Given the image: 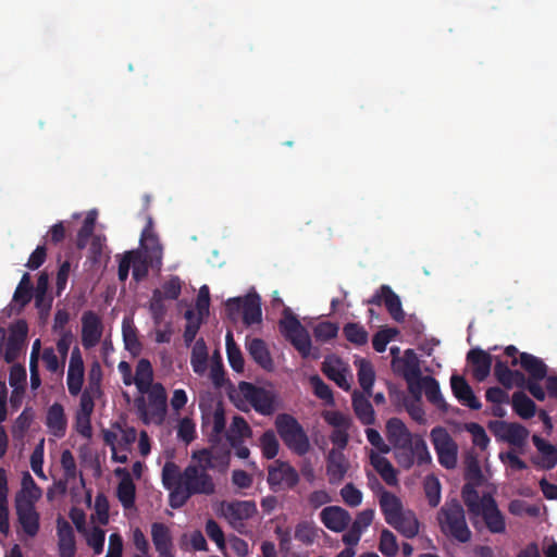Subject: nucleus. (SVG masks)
<instances>
[{
	"label": "nucleus",
	"instance_id": "nucleus-6",
	"mask_svg": "<svg viewBox=\"0 0 557 557\" xmlns=\"http://www.w3.org/2000/svg\"><path fill=\"white\" fill-rule=\"evenodd\" d=\"M431 441L440 465L445 469H454L457 466L458 446L448 431L442 426L434 428Z\"/></svg>",
	"mask_w": 557,
	"mask_h": 557
},
{
	"label": "nucleus",
	"instance_id": "nucleus-23",
	"mask_svg": "<svg viewBox=\"0 0 557 557\" xmlns=\"http://www.w3.org/2000/svg\"><path fill=\"white\" fill-rule=\"evenodd\" d=\"M532 442L540 451V458H533L532 462L544 470H550L557 465V446L552 445L539 435L532 436Z\"/></svg>",
	"mask_w": 557,
	"mask_h": 557
},
{
	"label": "nucleus",
	"instance_id": "nucleus-59",
	"mask_svg": "<svg viewBox=\"0 0 557 557\" xmlns=\"http://www.w3.org/2000/svg\"><path fill=\"white\" fill-rule=\"evenodd\" d=\"M513 370L509 369L507 362L496 359L494 364V375L496 380L505 387L511 388L513 386V382H511Z\"/></svg>",
	"mask_w": 557,
	"mask_h": 557
},
{
	"label": "nucleus",
	"instance_id": "nucleus-49",
	"mask_svg": "<svg viewBox=\"0 0 557 557\" xmlns=\"http://www.w3.org/2000/svg\"><path fill=\"white\" fill-rule=\"evenodd\" d=\"M424 493L431 507L438 506L441 502V482L434 475H428L424 480Z\"/></svg>",
	"mask_w": 557,
	"mask_h": 557
},
{
	"label": "nucleus",
	"instance_id": "nucleus-17",
	"mask_svg": "<svg viewBox=\"0 0 557 557\" xmlns=\"http://www.w3.org/2000/svg\"><path fill=\"white\" fill-rule=\"evenodd\" d=\"M450 386L454 396L461 405L472 410H480L482 408L481 401L476 398L472 387L463 376L453 374L450 377Z\"/></svg>",
	"mask_w": 557,
	"mask_h": 557
},
{
	"label": "nucleus",
	"instance_id": "nucleus-50",
	"mask_svg": "<svg viewBox=\"0 0 557 557\" xmlns=\"http://www.w3.org/2000/svg\"><path fill=\"white\" fill-rule=\"evenodd\" d=\"M294 536L305 545H312L318 536L317 528L312 522L300 521L295 528Z\"/></svg>",
	"mask_w": 557,
	"mask_h": 557
},
{
	"label": "nucleus",
	"instance_id": "nucleus-26",
	"mask_svg": "<svg viewBox=\"0 0 557 557\" xmlns=\"http://www.w3.org/2000/svg\"><path fill=\"white\" fill-rule=\"evenodd\" d=\"M208 424H211V432L209 434L210 441L219 442L226 425L225 411L222 403H218L212 412L202 413V428Z\"/></svg>",
	"mask_w": 557,
	"mask_h": 557
},
{
	"label": "nucleus",
	"instance_id": "nucleus-35",
	"mask_svg": "<svg viewBox=\"0 0 557 557\" xmlns=\"http://www.w3.org/2000/svg\"><path fill=\"white\" fill-rule=\"evenodd\" d=\"M243 322L250 326L260 323L262 320V310L260 297L258 295H247L244 297Z\"/></svg>",
	"mask_w": 557,
	"mask_h": 557
},
{
	"label": "nucleus",
	"instance_id": "nucleus-31",
	"mask_svg": "<svg viewBox=\"0 0 557 557\" xmlns=\"http://www.w3.org/2000/svg\"><path fill=\"white\" fill-rule=\"evenodd\" d=\"M379 503L386 523L396 522L395 519L404 512L400 499L388 491L382 490Z\"/></svg>",
	"mask_w": 557,
	"mask_h": 557
},
{
	"label": "nucleus",
	"instance_id": "nucleus-57",
	"mask_svg": "<svg viewBox=\"0 0 557 557\" xmlns=\"http://www.w3.org/2000/svg\"><path fill=\"white\" fill-rule=\"evenodd\" d=\"M465 479L467 481L466 483L480 485L483 483L481 466L475 457H470L467 459L465 467Z\"/></svg>",
	"mask_w": 557,
	"mask_h": 557
},
{
	"label": "nucleus",
	"instance_id": "nucleus-24",
	"mask_svg": "<svg viewBox=\"0 0 557 557\" xmlns=\"http://www.w3.org/2000/svg\"><path fill=\"white\" fill-rule=\"evenodd\" d=\"M246 348L253 361L263 370L271 372L274 370V362L265 342L261 338L247 341Z\"/></svg>",
	"mask_w": 557,
	"mask_h": 557
},
{
	"label": "nucleus",
	"instance_id": "nucleus-3",
	"mask_svg": "<svg viewBox=\"0 0 557 557\" xmlns=\"http://www.w3.org/2000/svg\"><path fill=\"white\" fill-rule=\"evenodd\" d=\"M274 424L283 443L293 453L304 456L310 450V441L306 431L292 414H277Z\"/></svg>",
	"mask_w": 557,
	"mask_h": 557
},
{
	"label": "nucleus",
	"instance_id": "nucleus-11",
	"mask_svg": "<svg viewBox=\"0 0 557 557\" xmlns=\"http://www.w3.org/2000/svg\"><path fill=\"white\" fill-rule=\"evenodd\" d=\"M366 304L375 306L384 304L393 320L396 322H403L405 320L400 298L388 285H381Z\"/></svg>",
	"mask_w": 557,
	"mask_h": 557
},
{
	"label": "nucleus",
	"instance_id": "nucleus-44",
	"mask_svg": "<svg viewBox=\"0 0 557 557\" xmlns=\"http://www.w3.org/2000/svg\"><path fill=\"white\" fill-rule=\"evenodd\" d=\"M184 318L186 319L187 323L185 325L183 338L185 345L189 347L191 343L195 341L199 332V329L207 317H200L198 313L196 317L195 311L193 309H187L184 313Z\"/></svg>",
	"mask_w": 557,
	"mask_h": 557
},
{
	"label": "nucleus",
	"instance_id": "nucleus-1",
	"mask_svg": "<svg viewBox=\"0 0 557 557\" xmlns=\"http://www.w3.org/2000/svg\"><path fill=\"white\" fill-rule=\"evenodd\" d=\"M162 484L169 491V505L178 509L194 495H212L215 484L203 469L188 465L183 471L174 461H166L162 468Z\"/></svg>",
	"mask_w": 557,
	"mask_h": 557
},
{
	"label": "nucleus",
	"instance_id": "nucleus-52",
	"mask_svg": "<svg viewBox=\"0 0 557 557\" xmlns=\"http://www.w3.org/2000/svg\"><path fill=\"white\" fill-rule=\"evenodd\" d=\"M260 446L264 458L273 459L277 455L280 444L273 431H265L261 435Z\"/></svg>",
	"mask_w": 557,
	"mask_h": 557
},
{
	"label": "nucleus",
	"instance_id": "nucleus-53",
	"mask_svg": "<svg viewBox=\"0 0 557 557\" xmlns=\"http://www.w3.org/2000/svg\"><path fill=\"white\" fill-rule=\"evenodd\" d=\"M411 449L413 453L414 462H417L418 466L431 463L432 457L428 449V445L420 435H414V441L412 442Z\"/></svg>",
	"mask_w": 557,
	"mask_h": 557
},
{
	"label": "nucleus",
	"instance_id": "nucleus-9",
	"mask_svg": "<svg viewBox=\"0 0 557 557\" xmlns=\"http://www.w3.org/2000/svg\"><path fill=\"white\" fill-rule=\"evenodd\" d=\"M15 511L22 531L28 537H35L40 529V516L36 510L35 503L26 500L23 495H16Z\"/></svg>",
	"mask_w": 557,
	"mask_h": 557
},
{
	"label": "nucleus",
	"instance_id": "nucleus-19",
	"mask_svg": "<svg viewBox=\"0 0 557 557\" xmlns=\"http://www.w3.org/2000/svg\"><path fill=\"white\" fill-rule=\"evenodd\" d=\"M57 535L60 557H74L76 553L75 534L70 522L61 516L57 519Z\"/></svg>",
	"mask_w": 557,
	"mask_h": 557
},
{
	"label": "nucleus",
	"instance_id": "nucleus-43",
	"mask_svg": "<svg viewBox=\"0 0 557 557\" xmlns=\"http://www.w3.org/2000/svg\"><path fill=\"white\" fill-rule=\"evenodd\" d=\"M225 342H226L227 360H228L231 368L235 372H238V373L243 372L244 366H245L244 357H243L240 348L235 343L233 333L231 331H228L226 333Z\"/></svg>",
	"mask_w": 557,
	"mask_h": 557
},
{
	"label": "nucleus",
	"instance_id": "nucleus-14",
	"mask_svg": "<svg viewBox=\"0 0 557 557\" xmlns=\"http://www.w3.org/2000/svg\"><path fill=\"white\" fill-rule=\"evenodd\" d=\"M84 374V360L79 348L75 346L71 354L66 376L67 389L71 396H77L82 392Z\"/></svg>",
	"mask_w": 557,
	"mask_h": 557
},
{
	"label": "nucleus",
	"instance_id": "nucleus-60",
	"mask_svg": "<svg viewBox=\"0 0 557 557\" xmlns=\"http://www.w3.org/2000/svg\"><path fill=\"white\" fill-rule=\"evenodd\" d=\"M164 296L159 288L152 292V296L149 302V310L156 321L163 319L166 308L164 305Z\"/></svg>",
	"mask_w": 557,
	"mask_h": 557
},
{
	"label": "nucleus",
	"instance_id": "nucleus-20",
	"mask_svg": "<svg viewBox=\"0 0 557 557\" xmlns=\"http://www.w3.org/2000/svg\"><path fill=\"white\" fill-rule=\"evenodd\" d=\"M421 388L424 389L426 399L436 406L438 409L446 411L447 404L441 393L440 384L433 376H422L417 385H414V393H412L417 399L421 397Z\"/></svg>",
	"mask_w": 557,
	"mask_h": 557
},
{
	"label": "nucleus",
	"instance_id": "nucleus-8",
	"mask_svg": "<svg viewBox=\"0 0 557 557\" xmlns=\"http://www.w3.org/2000/svg\"><path fill=\"white\" fill-rule=\"evenodd\" d=\"M267 482L273 492L284 488L292 490L298 484L299 475L288 462L277 459L268 467Z\"/></svg>",
	"mask_w": 557,
	"mask_h": 557
},
{
	"label": "nucleus",
	"instance_id": "nucleus-4",
	"mask_svg": "<svg viewBox=\"0 0 557 557\" xmlns=\"http://www.w3.org/2000/svg\"><path fill=\"white\" fill-rule=\"evenodd\" d=\"M278 327L285 339L295 347L302 358L310 355L311 339L309 333L289 308L284 309Z\"/></svg>",
	"mask_w": 557,
	"mask_h": 557
},
{
	"label": "nucleus",
	"instance_id": "nucleus-46",
	"mask_svg": "<svg viewBox=\"0 0 557 557\" xmlns=\"http://www.w3.org/2000/svg\"><path fill=\"white\" fill-rule=\"evenodd\" d=\"M358 382L368 396H372V386L375 381V373L372 364L362 359L358 366Z\"/></svg>",
	"mask_w": 557,
	"mask_h": 557
},
{
	"label": "nucleus",
	"instance_id": "nucleus-58",
	"mask_svg": "<svg viewBox=\"0 0 557 557\" xmlns=\"http://www.w3.org/2000/svg\"><path fill=\"white\" fill-rule=\"evenodd\" d=\"M310 384L318 398L324 400L327 405L334 403L332 389L319 375L311 376Z\"/></svg>",
	"mask_w": 557,
	"mask_h": 557
},
{
	"label": "nucleus",
	"instance_id": "nucleus-47",
	"mask_svg": "<svg viewBox=\"0 0 557 557\" xmlns=\"http://www.w3.org/2000/svg\"><path fill=\"white\" fill-rule=\"evenodd\" d=\"M323 373L327 376V379L335 382V384L343 388L344 391H348L350 388V384L346 377L345 370L342 369L338 364H333L330 360H325L322 367Z\"/></svg>",
	"mask_w": 557,
	"mask_h": 557
},
{
	"label": "nucleus",
	"instance_id": "nucleus-55",
	"mask_svg": "<svg viewBox=\"0 0 557 557\" xmlns=\"http://www.w3.org/2000/svg\"><path fill=\"white\" fill-rule=\"evenodd\" d=\"M379 549L386 557H394L398 552L396 536L387 529L381 532Z\"/></svg>",
	"mask_w": 557,
	"mask_h": 557
},
{
	"label": "nucleus",
	"instance_id": "nucleus-61",
	"mask_svg": "<svg viewBox=\"0 0 557 557\" xmlns=\"http://www.w3.org/2000/svg\"><path fill=\"white\" fill-rule=\"evenodd\" d=\"M182 281L178 276L173 275L162 284L161 293L165 299L176 300L182 293Z\"/></svg>",
	"mask_w": 557,
	"mask_h": 557
},
{
	"label": "nucleus",
	"instance_id": "nucleus-25",
	"mask_svg": "<svg viewBox=\"0 0 557 557\" xmlns=\"http://www.w3.org/2000/svg\"><path fill=\"white\" fill-rule=\"evenodd\" d=\"M257 512L252 500H234L225 504L224 516L232 524L251 518Z\"/></svg>",
	"mask_w": 557,
	"mask_h": 557
},
{
	"label": "nucleus",
	"instance_id": "nucleus-45",
	"mask_svg": "<svg viewBox=\"0 0 557 557\" xmlns=\"http://www.w3.org/2000/svg\"><path fill=\"white\" fill-rule=\"evenodd\" d=\"M343 333L345 338L356 346H363L369 339L367 330L359 323H346L343 327Z\"/></svg>",
	"mask_w": 557,
	"mask_h": 557
},
{
	"label": "nucleus",
	"instance_id": "nucleus-16",
	"mask_svg": "<svg viewBox=\"0 0 557 557\" xmlns=\"http://www.w3.org/2000/svg\"><path fill=\"white\" fill-rule=\"evenodd\" d=\"M467 362L471 366L472 376L483 382L491 373L493 357L481 348H472L467 354Z\"/></svg>",
	"mask_w": 557,
	"mask_h": 557
},
{
	"label": "nucleus",
	"instance_id": "nucleus-22",
	"mask_svg": "<svg viewBox=\"0 0 557 557\" xmlns=\"http://www.w3.org/2000/svg\"><path fill=\"white\" fill-rule=\"evenodd\" d=\"M386 437L394 448L405 447L414 441V435L410 433L406 424L398 418L387 420Z\"/></svg>",
	"mask_w": 557,
	"mask_h": 557
},
{
	"label": "nucleus",
	"instance_id": "nucleus-42",
	"mask_svg": "<svg viewBox=\"0 0 557 557\" xmlns=\"http://www.w3.org/2000/svg\"><path fill=\"white\" fill-rule=\"evenodd\" d=\"M116 496L125 509H129L135 505L136 486L133 480L126 474L119 483Z\"/></svg>",
	"mask_w": 557,
	"mask_h": 557
},
{
	"label": "nucleus",
	"instance_id": "nucleus-54",
	"mask_svg": "<svg viewBox=\"0 0 557 557\" xmlns=\"http://www.w3.org/2000/svg\"><path fill=\"white\" fill-rule=\"evenodd\" d=\"M337 333L338 325L330 321L320 322L313 329V335L315 339L322 343L335 338Z\"/></svg>",
	"mask_w": 557,
	"mask_h": 557
},
{
	"label": "nucleus",
	"instance_id": "nucleus-30",
	"mask_svg": "<svg viewBox=\"0 0 557 557\" xmlns=\"http://www.w3.org/2000/svg\"><path fill=\"white\" fill-rule=\"evenodd\" d=\"M370 462L387 485H397V471L386 457L381 456L379 453L372 451L370 454Z\"/></svg>",
	"mask_w": 557,
	"mask_h": 557
},
{
	"label": "nucleus",
	"instance_id": "nucleus-41",
	"mask_svg": "<svg viewBox=\"0 0 557 557\" xmlns=\"http://www.w3.org/2000/svg\"><path fill=\"white\" fill-rule=\"evenodd\" d=\"M480 484L466 483L461 490V497L470 515L479 517V511L483 507V496L480 497L475 490Z\"/></svg>",
	"mask_w": 557,
	"mask_h": 557
},
{
	"label": "nucleus",
	"instance_id": "nucleus-48",
	"mask_svg": "<svg viewBox=\"0 0 557 557\" xmlns=\"http://www.w3.org/2000/svg\"><path fill=\"white\" fill-rule=\"evenodd\" d=\"M17 495H23L26 500L36 503L41 497V490L34 481L28 471H25L22 476V490Z\"/></svg>",
	"mask_w": 557,
	"mask_h": 557
},
{
	"label": "nucleus",
	"instance_id": "nucleus-5",
	"mask_svg": "<svg viewBox=\"0 0 557 557\" xmlns=\"http://www.w3.org/2000/svg\"><path fill=\"white\" fill-rule=\"evenodd\" d=\"M148 394V406L144 397H138L135 401L137 411L144 423L150 421L162 423L166 413V392L161 383H154L146 393Z\"/></svg>",
	"mask_w": 557,
	"mask_h": 557
},
{
	"label": "nucleus",
	"instance_id": "nucleus-33",
	"mask_svg": "<svg viewBox=\"0 0 557 557\" xmlns=\"http://www.w3.org/2000/svg\"><path fill=\"white\" fill-rule=\"evenodd\" d=\"M134 384L141 394H146L153 383V370L151 362L141 358L136 366Z\"/></svg>",
	"mask_w": 557,
	"mask_h": 557
},
{
	"label": "nucleus",
	"instance_id": "nucleus-32",
	"mask_svg": "<svg viewBox=\"0 0 557 557\" xmlns=\"http://www.w3.org/2000/svg\"><path fill=\"white\" fill-rule=\"evenodd\" d=\"M151 540L157 553L174 550V543L170 528L162 522L151 524Z\"/></svg>",
	"mask_w": 557,
	"mask_h": 557
},
{
	"label": "nucleus",
	"instance_id": "nucleus-7",
	"mask_svg": "<svg viewBox=\"0 0 557 557\" xmlns=\"http://www.w3.org/2000/svg\"><path fill=\"white\" fill-rule=\"evenodd\" d=\"M238 391L257 412L263 416L274 412L275 397L272 392L245 381L238 384Z\"/></svg>",
	"mask_w": 557,
	"mask_h": 557
},
{
	"label": "nucleus",
	"instance_id": "nucleus-38",
	"mask_svg": "<svg viewBox=\"0 0 557 557\" xmlns=\"http://www.w3.org/2000/svg\"><path fill=\"white\" fill-rule=\"evenodd\" d=\"M497 425L506 429L505 442L516 447L524 446L529 436V431L525 426L517 422L497 423Z\"/></svg>",
	"mask_w": 557,
	"mask_h": 557
},
{
	"label": "nucleus",
	"instance_id": "nucleus-13",
	"mask_svg": "<svg viewBox=\"0 0 557 557\" xmlns=\"http://www.w3.org/2000/svg\"><path fill=\"white\" fill-rule=\"evenodd\" d=\"M103 332L102 322L97 313L91 310L82 315V345L86 348L95 347L101 339Z\"/></svg>",
	"mask_w": 557,
	"mask_h": 557
},
{
	"label": "nucleus",
	"instance_id": "nucleus-15",
	"mask_svg": "<svg viewBox=\"0 0 557 557\" xmlns=\"http://www.w3.org/2000/svg\"><path fill=\"white\" fill-rule=\"evenodd\" d=\"M350 465L343 451L332 448L326 457V475L331 485L343 482Z\"/></svg>",
	"mask_w": 557,
	"mask_h": 557
},
{
	"label": "nucleus",
	"instance_id": "nucleus-63",
	"mask_svg": "<svg viewBox=\"0 0 557 557\" xmlns=\"http://www.w3.org/2000/svg\"><path fill=\"white\" fill-rule=\"evenodd\" d=\"M412 444L406 445L405 447H397L395 449V459L397 463L408 470L414 465L413 453L411 449Z\"/></svg>",
	"mask_w": 557,
	"mask_h": 557
},
{
	"label": "nucleus",
	"instance_id": "nucleus-29",
	"mask_svg": "<svg viewBox=\"0 0 557 557\" xmlns=\"http://www.w3.org/2000/svg\"><path fill=\"white\" fill-rule=\"evenodd\" d=\"M368 394H361L359 392H355L352 394V408L354 411L359 419V421L363 425H371L375 422V413L374 409L369 400Z\"/></svg>",
	"mask_w": 557,
	"mask_h": 557
},
{
	"label": "nucleus",
	"instance_id": "nucleus-51",
	"mask_svg": "<svg viewBox=\"0 0 557 557\" xmlns=\"http://www.w3.org/2000/svg\"><path fill=\"white\" fill-rule=\"evenodd\" d=\"M96 223V212L91 211L84 220L82 227L77 233L76 246L78 249H84L87 246L88 239L94 233Z\"/></svg>",
	"mask_w": 557,
	"mask_h": 557
},
{
	"label": "nucleus",
	"instance_id": "nucleus-2",
	"mask_svg": "<svg viewBox=\"0 0 557 557\" xmlns=\"http://www.w3.org/2000/svg\"><path fill=\"white\" fill-rule=\"evenodd\" d=\"M437 521L445 535L459 543L471 540L472 533L467 524L465 510L458 500L446 502L437 512Z\"/></svg>",
	"mask_w": 557,
	"mask_h": 557
},
{
	"label": "nucleus",
	"instance_id": "nucleus-64",
	"mask_svg": "<svg viewBox=\"0 0 557 557\" xmlns=\"http://www.w3.org/2000/svg\"><path fill=\"white\" fill-rule=\"evenodd\" d=\"M195 423L189 418H183L177 428V436L186 444L191 443L195 440Z\"/></svg>",
	"mask_w": 557,
	"mask_h": 557
},
{
	"label": "nucleus",
	"instance_id": "nucleus-10",
	"mask_svg": "<svg viewBox=\"0 0 557 557\" xmlns=\"http://www.w3.org/2000/svg\"><path fill=\"white\" fill-rule=\"evenodd\" d=\"M392 368L395 373L400 374L409 384L410 393H414L413 382L421 376L420 360L413 349H406L403 357L392 359Z\"/></svg>",
	"mask_w": 557,
	"mask_h": 557
},
{
	"label": "nucleus",
	"instance_id": "nucleus-56",
	"mask_svg": "<svg viewBox=\"0 0 557 557\" xmlns=\"http://www.w3.org/2000/svg\"><path fill=\"white\" fill-rule=\"evenodd\" d=\"M398 334L397 329L385 327L377 331L372 337L373 349L377 352H384L387 344Z\"/></svg>",
	"mask_w": 557,
	"mask_h": 557
},
{
	"label": "nucleus",
	"instance_id": "nucleus-39",
	"mask_svg": "<svg viewBox=\"0 0 557 557\" xmlns=\"http://www.w3.org/2000/svg\"><path fill=\"white\" fill-rule=\"evenodd\" d=\"M513 411L522 419H531L536 411L535 403L523 392H515L511 397Z\"/></svg>",
	"mask_w": 557,
	"mask_h": 557
},
{
	"label": "nucleus",
	"instance_id": "nucleus-62",
	"mask_svg": "<svg viewBox=\"0 0 557 557\" xmlns=\"http://www.w3.org/2000/svg\"><path fill=\"white\" fill-rule=\"evenodd\" d=\"M341 496L349 507H357L362 503V493L352 483H347L341 490Z\"/></svg>",
	"mask_w": 557,
	"mask_h": 557
},
{
	"label": "nucleus",
	"instance_id": "nucleus-37",
	"mask_svg": "<svg viewBox=\"0 0 557 557\" xmlns=\"http://www.w3.org/2000/svg\"><path fill=\"white\" fill-rule=\"evenodd\" d=\"M225 436L230 445H236L238 442H244V438L251 436V429L242 416H235Z\"/></svg>",
	"mask_w": 557,
	"mask_h": 557
},
{
	"label": "nucleus",
	"instance_id": "nucleus-12",
	"mask_svg": "<svg viewBox=\"0 0 557 557\" xmlns=\"http://www.w3.org/2000/svg\"><path fill=\"white\" fill-rule=\"evenodd\" d=\"M486 529L493 534H502L506 531L505 516L499 510L495 498L490 494H483V507L479 511Z\"/></svg>",
	"mask_w": 557,
	"mask_h": 557
},
{
	"label": "nucleus",
	"instance_id": "nucleus-27",
	"mask_svg": "<svg viewBox=\"0 0 557 557\" xmlns=\"http://www.w3.org/2000/svg\"><path fill=\"white\" fill-rule=\"evenodd\" d=\"M46 425L55 437H63L66 432L67 420L61 404L54 403L48 408Z\"/></svg>",
	"mask_w": 557,
	"mask_h": 557
},
{
	"label": "nucleus",
	"instance_id": "nucleus-40",
	"mask_svg": "<svg viewBox=\"0 0 557 557\" xmlns=\"http://www.w3.org/2000/svg\"><path fill=\"white\" fill-rule=\"evenodd\" d=\"M132 253V270L133 277L136 282H140L148 275L149 267L157 268L156 262L150 261L149 257L145 256L140 250H129Z\"/></svg>",
	"mask_w": 557,
	"mask_h": 557
},
{
	"label": "nucleus",
	"instance_id": "nucleus-18",
	"mask_svg": "<svg viewBox=\"0 0 557 557\" xmlns=\"http://www.w3.org/2000/svg\"><path fill=\"white\" fill-rule=\"evenodd\" d=\"M140 245L144 255L149 257L150 261L156 262L158 269L162 265L163 248L158 236L152 231V219L149 218L146 227L140 236Z\"/></svg>",
	"mask_w": 557,
	"mask_h": 557
},
{
	"label": "nucleus",
	"instance_id": "nucleus-28",
	"mask_svg": "<svg viewBox=\"0 0 557 557\" xmlns=\"http://www.w3.org/2000/svg\"><path fill=\"white\" fill-rule=\"evenodd\" d=\"M519 364L528 373V380H544L547 375L545 362L529 352H520Z\"/></svg>",
	"mask_w": 557,
	"mask_h": 557
},
{
	"label": "nucleus",
	"instance_id": "nucleus-36",
	"mask_svg": "<svg viewBox=\"0 0 557 557\" xmlns=\"http://www.w3.org/2000/svg\"><path fill=\"white\" fill-rule=\"evenodd\" d=\"M190 364L196 374L202 375L206 373L208 368V348L203 338L195 342L190 355Z\"/></svg>",
	"mask_w": 557,
	"mask_h": 557
},
{
	"label": "nucleus",
	"instance_id": "nucleus-34",
	"mask_svg": "<svg viewBox=\"0 0 557 557\" xmlns=\"http://www.w3.org/2000/svg\"><path fill=\"white\" fill-rule=\"evenodd\" d=\"M396 522L388 523L407 539H413L419 533V521L411 510L404 511L396 519Z\"/></svg>",
	"mask_w": 557,
	"mask_h": 557
},
{
	"label": "nucleus",
	"instance_id": "nucleus-21",
	"mask_svg": "<svg viewBox=\"0 0 557 557\" xmlns=\"http://www.w3.org/2000/svg\"><path fill=\"white\" fill-rule=\"evenodd\" d=\"M322 523L333 532L346 530L351 521L350 513L339 506H329L320 512Z\"/></svg>",
	"mask_w": 557,
	"mask_h": 557
}]
</instances>
